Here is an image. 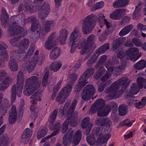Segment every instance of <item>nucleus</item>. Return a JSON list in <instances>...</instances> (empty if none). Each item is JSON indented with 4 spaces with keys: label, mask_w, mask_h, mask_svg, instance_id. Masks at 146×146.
Segmentation results:
<instances>
[{
    "label": "nucleus",
    "mask_w": 146,
    "mask_h": 146,
    "mask_svg": "<svg viewBox=\"0 0 146 146\" xmlns=\"http://www.w3.org/2000/svg\"><path fill=\"white\" fill-rule=\"evenodd\" d=\"M105 105V101L103 100H98L91 108L90 113H94L98 110L97 115L98 116H106L108 114L111 108H115L116 106V104L114 102H111L105 108H104Z\"/></svg>",
    "instance_id": "nucleus-1"
},
{
    "label": "nucleus",
    "mask_w": 146,
    "mask_h": 146,
    "mask_svg": "<svg viewBox=\"0 0 146 146\" xmlns=\"http://www.w3.org/2000/svg\"><path fill=\"white\" fill-rule=\"evenodd\" d=\"M24 80V72L22 71H19L17 76V86L14 85L12 86L11 88V103H13L14 100H16V94L18 97L21 96Z\"/></svg>",
    "instance_id": "nucleus-2"
},
{
    "label": "nucleus",
    "mask_w": 146,
    "mask_h": 146,
    "mask_svg": "<svg viewBox=\"0 0 146 146\" xmlns=\"http://www.w3.org/2000/svg\"><path fill=\"white\" fill-rule=\"evenodd\" d=\"M41 84V81L39 80L38 78L36 76H32L27 78L25 80L24 94L26 96L31 95L39 89Z\"/></svg>",
    "instance_id": "nucleus-3"
},
{
    "label": "nucleus",
    "mask_w": 146,
    "mask_h": 146,
    "mask_svg": "<svg viewBox=\"0 0 146 146\" xmlns=\"http://www.w3.org/2000/svg\"><path fill=\"white\" fill-rule=\"evenodd\" d=\"M8 32L10 35L15 36L10 41L11 45L13 46L16 45L18 41L22 36L25 35L27 33V31H25L22 27L14 24L9 27Z\"/></svg>",
    "instance_id": "nucleus-4"
},
{
    "label": "nucleus",
    "mask_w": 146,
    "mask_h": 146,
    "mask_svg": "<svg viewBox=\"0 0 146 146\" xmlns=\"http://www.w3.org/2000/svg\"><path fill=\"white\" fill-rule=\"evenodd\" d=\"M96 38L93 35H90L87 38L86 41H85L80 42L79 48L82 49L80 53L83 55L88 52H92L96 47V45L94 41Z\"/></svg>",
    "instance_id": "nucleus-5"
},
{
    "label": "nucleus",
    "mask_w": 146,
    "mask_h": 146,
    "mask_svg": "<svg viewBox=\"0 0 146 146\" xmlns=\"http://www.w3.org/2000/svg\"><path fill=\"white\" fill-rule=\"evenodd\" d=\"M96 17L94 14L87 16L83 20L82 25V31L85 35H88L91 33L93 29L94 23Z\"/></svg>",
    "instance_id": "nucleus-6"
},
{
    "label": "nucleus",
    "mask_w": 146,
    "mask_h": 146,
    "mask_svg": "<svg viewBox=\"0 0 146 146\" xmlns=\"http://www.w3.org/2000/svg\"><path fill=\"white\" fill-rule=\"evenodd\" d=\"M72 88L71 84L66 85L58 94L56 100L60 104H62L65 102L67 97L70 95Z\"/></svg>",
    "instance_id": "nucleus-7"
},
{
    "label": "nucleus",
    "mask_w": 146,
    "mask_h": 146,
    "mask_svg": "<svg viewBox=\"0 0 146 146\" xmlns=\"http://www.w3.org/2000/svg\"><path fill=\"white\" fill-rule=\"evenodd\" d=\"M119 88L118 85L116 86L112 84L110 87L107 88L105 92L110 94L108 96L111 99L117 98L120 97L123 93V90H118Z\"/></svg>",
    "instance_id": "nucleus-8"
},
{
    "label": "nucleus",
    "mask_w": 146,
    "mask_h": 146,
    "mask_svg": "<svg viewBox=\"0 0 146 146\" xmlns=\"http://www.w3.org/2000/svg\"><path fill=\"white\" fill-rule=\"evenodd\" d=\"M77 104V100L74 99L72 102L67 112V118L62 125L61 132L64 133L66 131L70 119L71 118V115L73 111L74 110L76 105Z\"/></svg>",
    "instance_id": "nucleus-9"
},
{
    "label": "nucleus",
    "mask_w": 146,
    "mask_h": 146,
    "mask_svg": "<svg viewBox=\"0 0 146 146\" xmlns=\"http://www.w3.org/2000/svg\"><path fill=\"white\" fill-rule=\"evenodd\" d=\"M39 13L38 14L39 18L42 19L45 18L49 13L50 11L49 4L47 3L42 5H39Z\"/></svg>",
    "instance_id": "nucleus-10"
},
{
    "label": "nucleus",
    "mask_w": 146,
    "mask_h": 146,
    "mask_svg": "<svg viewBox=\"0 0 146 146\" xmlns=\"http://www.w3.org/2000/svg\"><path fill=\"white\" fill-rule=\"evenodd\" d=\"M74 135L73 131H71L68 137V141L72 144L73 146H75L79 144L81 139L82 134L81 131L78 130L73 137Z\"/></svg>",
    "instance_id": "nucleus-11"
},
{
    "label": "nucleus",
    "mask_w": 146,
    "mask_h": 146,
    "mask_svg": "<svg viewBox=\"0 0 146 146\" xmlns=\"http://www.w3.org/2000/svg\"><path fill=\"white\" fill-rule=\"evenodd\" d=\"M80 28L79 26L75 27L73 31L71 33L69 37V43H75L77 40H79L81 36L80 33Z\"/></svg>",
    "instance_id": "nucleus-12"
},
{
    "label": "nucleus",
    "mask_w": 146,
    "mask_h": 146,
    "mask_svg": "<svg viewBox=\"0 0 146 146\" xmlns=\"http://www.w3.org/2000/svg\"><path fill=\"white\" fill-rule=\"evenodd\" d=\"M44 24V27L40 31L39 35H42L44 36L49 33L50 30V28L54 24V21H48L44 22V21H42Z\"/></svg>",
    "instance_id": "nucleus-13"
},
{
    "label": "nucleus",
    "mask_w": 146,
    "mask_h": 146,
    "mask_svg": "<svg viewBox=\"0 0 146 146\" xmlns=\"http://www.w3.org/2000/svg\"><path fill=\"white\" fill-rule=\"evenodd\" d=\"M54 34H51L46 41L44 46L45 48L48 50H50L56 47V42L54 40Z\"/></svg>",
    "instance_id": "nucleus-14"
},
{
    "label": "nucleus",
    "mask_w": 146,
    "mask_h": 146,
    "mask_svg": "<svg viewBox=\"0 0 146 146\" xmlns=\"http://www.w3.org/2000/svg\"><path fill=\"white\" fill-rule=\"evenodd\" d=\"M139 52V49L137 47L130 48L126 51L125 54L128 58L132 61L137 60L136 55Z\"/></svg>",
    "instance_id": "nucleus-15"
},
{
    "label": "nucleus",
    "mask_w": 146,
    "mask_h": 146,
    "mask_svg": "<svg viewBox=\"0 0 146 146\" xmlns=\"http://www.w3.org/2000/svg\"><path fill=\"white\" fill-rule=\"evenodd\" d=\"M32 130L29 128H26L22 133L20 140V142L24 144H27L32 135Z\"/></svg>",
    "instance_id": "nucleus-16"
},
{
    "label": "nucleus",
    "mask_w": 146,
    "mask_h": 146,
    "mask_svg": "<svg viewBox=\"0 0 146 146\" xmlns=\"http://www.w3.org/2000/svg\"><path fill=\"white\" fill-rule=\"evenodd\" d=\"M125 13V10L124 9H116L110 15V17L113 19L118 20L121 19Z\"/></svg>",
    "instance_id": "nucleus-17"
},
{
    "label": "nucleus",
    "mask_w": 146,
    "mask_h": 146,
    "mask_svg": "<svg viewBox=\"0 0 146 146\" xmlns=\"http://www.w3.org/2000/svg\"><path fill=\"white\" fill-rule=\"evenodd\" d=\"M40 94H37V92H36L31 96L30 99H32L31 101L32 104V105L30 107V110L31 111H34L35 110L36 108L34 104H35V102L41 100V99L40 98Z\"/></svg>",
    "instance_id": "nucleus-18"
},
{
    "label": "nucleus",
    "mask_w": 146,
    "mask_h": 146,
    "mask_svg": "<svg viewBox=\"0 0 146 146\" xmlns=\"http://www.w3.org/2000/svg\"><path fill=\"white\" fill-rule=\"evenodd\" d=\"M111 124L110 121L105 118L100 117L97 118L95 120V124L96 125L103 126L105 125L109 127Z\"/></svg>",
    "instance_id": "nucleus-19"
},
{
    "label": "nucleus",
    "mask_w": 146,
    "mask_h": 146,
    "mask_svg": "<svg viewBox=\"0 0 146 146\" xmlns=\"http://www.w3.org/2000/svg\"><path fill=\"white\" fill-rule=\"evenodd\" d=\"M68 32L65 29H62L60 31V35L58 38V40L62 44H64L67 39Z\"/></svg>",
    "instance_id": "nucleus-20"
},
{
    "label": "nucleus",
    "mask_w": 146,
    "mask_h": 146,
    "mask_svg": "<svg viewBox=\"0 0 146 146\" xmlns=\"http://www.w3.org/2000/svg\"><path fill=\"white\" fill-rule=\"evenodd\" d=\"M7 48V45L3 43H0V56L4 59L9 58L6 49Z\"/></svg>",
    "instance_id": "nucleus-21"
},
{
    "label": "nucleus",
    "mask_w": 146,
    "mask_h": 146,
    "mask_svg": "<svg viewBox=\"0 0 146 146\" xmlns=\"http://www.w3.org/2000/svg\"><path fill=\"white\" fill-rule=\"evenodd\" d=\"M88 83V81L86 80L83 79L82 78V76H80L78 80V83L75 86V90H81L84 86Z\"/></svg>",
    "instance_id": "nucleus-22"
},
{
    "label": "nucleus",
    "mask_w": 146,
    "mask_h": 146,
    "mask_svg": "<svg viewBox=\"0 0 146 146\" xmlns=\"http://www.w3.org/2000/svg\"><path fill=\"white\" fill-rule=\"evenodd\" d=\"M129 2V0H117L113 4V7L115 8L122 7L125 6Z\"/></svg>",
    "instance_id": "nucleus-23"
},
{
    "label": "nucleus",
    "mask_w": 146,
    "mask_h": 146,
    "mask_svg": "<svg viewBox=\"0 0 146 146\" xmlns=\"http://www.w3.org/2000/svg\"><path fill=\"white\" fill-rule=\"evenodd\" d=\"M1 13V19L2 22V24L5 25L9 19V16L4 8H2Z\"/></svg>",
    "instance_id": "nucleus-24"
},
{
    "label": "nucleus",
    "mask_w": 146,
    "mask_h": 146,
    "mask_svg": "<svg viewBox=\"0 0 146 146\" xmlns=\"http://www.w3.org/2000/svg\"><path fill=\"white\" fill-rule=\"evenodd\" d=\"M126 40L125 37H122L115 40L113 42V49H116L124 43Z\"/></svg>",
    "instance_id": "nucleus-25"
},
{
    "label": "nucleus",
    "mask_w": 146,
    "mask_h": 146,
    "mask_svg": "<svg viewBox=\"0 0 146 146\" xmlns=\"http://www.w3.org/2000/svg\"><path fill=\"white\" fill-rule=\"evenodd\" d=\"M60 53V49L59 47H57L53 48L50 54V58L51 59L54 60L59 55Z\"/></svg>",
    "instance_id": "nucleus-26"
},
{
    "label": "nucleus",
    "mask_w": 146,
    "mask_h": 146,
    "mask_svg": "<svg viewBox=\"0 0 146 146\" xmlns=\"http://www.w3.org/2000/svg\"><path fill=\"white\" fill-rule=\"evenodd\" d=\"M9 102L7 99H5L2 103L0 109L1 113L3 115L7 112V109L9 107Z\"/></svg>",
    "instance_id": "nucleus-27"
},
{
    "label": "nucleus",
    "mask_w": 146,
    "mask_h": 146,
    "mask_svg": "<svg viewBox=\"0 0 146 146\" xmlns=\"http://www.w3.org/2000/svg\"><path fill=\"white\" fill-rule=\"evenodd\" d=\"M62 65V63L60 61L54 62L50 65V69L54 72H56L61 67Z\"/></svg>",
    "instance_id": "nucleus-28"
},
{
    "label": "nucleus",
    "mask_w": 146,
    "mask_h": 146,
    "mask_svg": "<svg viewBox=\"0 0 146 146\" xmlns=\"http://www.w3.org/2000/svg\"><path fill=\"white\" fill-rule=\"evenodd\" d=\"M95 69L92 67L88 69L81 76L85 80L90 77L94 72Z\"/></svg>",
    "instance_id": "nucleus-29"
},
{
    "label": "nucleus",
    "mask_w": 146,
    "mask_h": 146,
    "mask_svg": "<svg viewBox=\"0 0 146 146\" xmlns=\"http://www.w3.org/2000/svg\"><path fill=\"white\" fill-rule=\"evenodd\" d=\"M133 27L132 25H130L123 28L119 32V35L120 36H123L128 33Z\"/></svg>",
    "instance_id": "nucleus-30"
},
{
    "label": "nucleus",
    "mask_w": 146,
    "mask_h": 146,
    "mask_svg": "<svg viewBox=\"0 0 146 146\" xmlns=\"http://www.w3.org/2000/svg\"><path fill=\"white\" fill-rule=\"evenodd\" d=\"M29 45V41L28 39L23 38L20 43V48L22 51L27 49Z\"/></svg>",
    "instance_id": "nucleus-31"
},
{
    "label": "nucleus",
    "mask_w": 146,
    "mask_h": 146,
    "mask_svg": "<svg viewBox=\"0 0 146 146\" xmlns=\"http://www.w3.org/2000/svg\"><path fill=\"white\" fill-rule=\"evenodd\" d=\"M10 69L11 71H16L18 69V66L17 63L14 59L11 58L9 61Z\"/></svg>",
    "instance_id": "nucleus-32"
},
{
    "label": "nucleus",
    "mask_w": 146,
    "mask_h": 146,
    "mask_svg": "<svg viewBox=\"0 0 146 146\" xmlns=\"http://www.w3.org/2000/svg\"><path fill=\"white\" fill-rule=\"evenodd\" d=\"M38 61L37 57L36 56H34L27 67V69L29 71L31 72L33 71L35 68Z\"/></svg>",
    "instance_id": "nucleus-33"
},
{
    "label": "nucleus",
    "mask_w": 146,
    "mask_h": 146,
    "mask_svg": "<svg viewBox=\"0 0 146 146\" xmlns=\"http://www.w3.org/2000/svg\"><path fill=\"white\" fill-rule=\"evenodd\" d=\"M90 119L88 117H86L82 120L81 125L83 128H86L87 126H89L90 130L92 127V125L90 123Z\"/></svg>",
    "instance_id": "nucleus-34"
},
{
    "label": "nucleus",
    "mask_w": 146,
    "mask_h": 146,
    "mask_svg": "<svg viewBox=\"0 0 146 146\" xmlns=\"http://www.w3.org/2000/svg\"><path fill=\"white\" fill-rule=\"evenodd\" d=\"M140 88L137 84H132L130 89L129 92L132 95L136 94L139 92Z\"/></svg>",
    "instance_id": "nucleus-35"
},
{
    "label": "nucleus",
    "mask_w": 146,
    "mask_h": 146,
    "mask_svg": "<svg viewBox=\"0 0 146 146\" xmlns=\"http://www.w3.org/2000/svg\"><path fill=\"white\" fill-rule=\"evenodd\" d=\"M58 112V110L57 109L54 110L49 116L48 122H49L50 124L53 123L55 121L57 116Z\"/></svg>",
    "instance_id": "nucleus-36"
},
{
    "label": "nucleus",
    "mask_w": 146,
    "mask_h": 146,
    "mask_svg": "<svg viewBox=\"0 0 146 146\" xmlns=\"http://www.w3.org/2000/svg\"><path fill=\"white\" fill-rule=\"evenodd\" d=\"M86 92L93 96L95 93V89L94 86L91 84L86 85L83 89Z\"/></svg>",
    "instance_id": "nucleus-37"
},
{
    "label": "nucleus",
    "mask_w": 146,
    "mask_h": 146,
    "mask_svg": "<svg viewBox=\"0 0 146 146\" xmlns=\"http://www.w3.org/2000/svg\"><path fill=\"white\" fill-rule=\"evenodd\" d=\"M111 137V135L110 133L105 135H102L98 137V141L100 143H103L106 142Z\"/></svg>",
    "instance_id": "nucleus-38"
},
{
    "label": "nucleus",
    "mask_w": 146,
    "mask_h": 146,
    "mask_svg": "<svg viewBox=\"0 0 146 146\" xmlns=\"http://www.w3.org/2000/svg\"><path fill=\"white\" fill-rule=\"evenodd\" d=\"M134 66L138 70L142 69L146 67V62L143 60H141L136 63Z\"/></svg>",
    "instance_id": "nucleus-39"
},
{
    "label": "nucleus",
    "mask_w": 146,
    "mask_h": 146,
    "mask_svg": "<svg viewBox=\"0 0 146 146\" xmlns=\"http://www.w3.org/2000/svg\"><path fill=\"white\" fill-rule=\"evenodd\" d=\"M128 108L127 106L125 105L120 106L119 108V111L120 115H124L127 114Z\"/></svg>",
    "instance_id": "nucleus-40"
},
{
    "label": "nucleus",
    "mask_w": 146,
    "mask_h": 146,
    "mask_svg": "<svg viewBox=\"0 0 146 146\" xmlns=\"http://www.w3.org/2000/svg\"><path fill=\"white\" fill-rule=\"evenodd\" d=\"M100 68L98 70L94 76L95 79L98 80L105 73L106 69L103 67H100Z\"/></svg>",
    "instance_id": "nucleus-41"
},
{
    "label": "nucleus",
    "mask_w": 146,
    "mask_h": 146,
    "mask_svg": "<svg viewBox=\"0 0 146 146\" xmlns=\"http://www.w3.org/2000/svg\"><path fill=\"white\" fill-rule=\"evenodd\" d=\"M98 55H96L94 53L91 57V58L87 62V65L88 66H92L97 60L98 57Z\"/></svg>",
    "instance_id": "nucleus-42"
},
{
    "label": "nucleus",
    "mask_w": 146,
    "mask_h": 146,
    "mask_svg": "<svg viewBox=\"0 0 146 146\" xmlns=\"http://www.w3.org/2000/svg\"><path fill=\"white\" fill-rule=\"evenodd\" d=\"M9 139L7 135H5L0 137V146H6L8 144Z\"/></svg>",
    "instance_id": "nucleus-43"
},
{
    "label": "nucleus",
    "mask_w": 146,
    "mask_h": 146,
    "mask_svg": "<svg viewBox=\"0 0 146 146\" xmlns=\"http://www.w3.org/2000/svg\"><path fill=\"white\" fill-rule=\"evenodd\" d=\"M109 43L105 44L101 46L96 51V55L101 54L104 53L109 48Z\"/></svg>",
    "instance_id": "nucleus-44"
},
{
    "label": "nucleus",
    "mask_w": 146,
    "mask_h": 146,
    "mask_svg": "<svg viewBox=\"0 0 146 146\" xmlns=\"http://www.w3.org/2000/svg\"><path fill=\"white\" fill-rule=\"evenodd\" d=\"M127 80L128 79L127 78L123 77L119 79L116 82H114L113 84L116 86L118 85V87L119 88V85L123 86L124 85Z\"/></svg>",
    "instance_id": "nucleus-45"
},
{
    "label": "nucleus",
    "mask_w": 146,
    "mask_h": 146,
    "mask_svg": "<svg viewBox=\"0 0 146 146\" xmlns=\"http://www.w3.org/2000/svg\"><path fill=\"white\" fill-rule=\"evenodd\" d=\"M107 57L106 55H103L100 58L98 62L95 66V67L97 69L98 67H101L102 66L103 63L107 60Z\"/></svg>",
    "instance_id": "nucleus-46"
},
{
    "label": "nucleus",
    "mask_w": 146,
    "mask_h": 146,
    "mask_svg": "<svg viewBox=\"0 0 146 146\" xmlns=\"http://www.w3.org/2000/svg\"><path fill=\"white\" fill-rule=\"evenodd\" d=\"M81 96L82 100H86L90 99L91 97L92 96L83 89L81 94Z\"/></svg>",
    "instance_id": "nucleus-47"
},
{
    "label": "nucleus",
    "mask_w": 146,
    "mask_h": 146,
    "mask_svg": "<svg viewBox=\"0 0 146 146\" xmlns=\"http://www.w3.org/2000/svg\"><path fill=\"white\" fill-rule=\"evenodd\" d=\"M47 132V130L46 129H42L38 131L37 134V137L38 139L40 138L44 137Z\"/></svg>",
    "instance_id": "nucleus-48"
},
{
    "label": "nucleus",
    "mask_w": 146,
    "mask_h": 146,
    "mask_svg": "<svg viewBox=\"0 0 146 146\" xmlns=\"http://www.w3.org/2000/svg\"><path fill=\"white\" fill-rule=\"evenodd\" d=\"M61 127V124L59 122L56 123L54 125L53 123L49 125V128L51 130L56 129L58 130V131H60Z\"/></svg>",
    "instance_id": "nucleus-49"
},
{
    "label": "nucleus",
    "mask_w": 146,
    "mask_h": 146,
    "mask_svg": "<svg viewBox=\"0 0 146 146\" xmlns=\"http://www.w3.org/2000/svg\"><path fill=\"white\" fill-rule=\"evenodd\" d=\"M105 67L107 68L108 71L112 73L114 71V67L112 63L109 61H107L105 64Z\"/></svg>",
    "instance_id": "nucleus-50"
},
{
    "label": "nucleus",
    "mask_w": 146,
    "mask_h": 146,
    "mask_svg": "<svg viewBox=\"0 0 146 146\" xmlns=\"http://www.w3.org/2000/svg\"><path fill=\"white\" fill-rule=\"evenodd\" d=\"M86 139L90 145H93L95 144L96 138L94 135L88 136L87 137Z\"/></svg>",
    "instance_id": "nucleus-51"
},
{
    "label": "nucleus",
    "mask_w": 146,
    "mask_h": 146,
    "mask_svg": "<svg viewBox=\"0 0 146 146\" xmlns=\"http://www.w3.org/2000/svg\"><path fill=\"white\" fill-rule=\"evenodd\" d=\"M126 98L127 100L128 104L129 105L131 106V104L134 102V96L129 94H127Z\"/></svg>",
    "instance_id": "nucleus-52"
},
{
    "label": "nucleus",
    "mask_w": 146,
    "mask_h": 146,
    "mask_svg": "<svg viewBox=\"0 0 146 146\" xmlns=\"http://www.w3.org/2000/svg\"><path fill=\"white\" fill-rule=\"evenodd\" d=\"M77 76L75 73L72 74L68 79V80L70 83L74 84L77 79Z\"/></svg>",
    "instance_id": "nucleus-53"
},
{
    "label": "nucleus",
    "mask_w": 146,
    "mask_h": 146,
    "mask_svg": "<svg viewBox=\"0 0 146 146\" xmlns=\"http://www.w3.org/2000/svg\"><path fill=\"white\" fill-rule=\"evenodd\" d=\"M26 22L29 23L31 22L32 24L38 23L36 17L34 16H31L30 17L27 18L26 19Z\"/></svg>",
    "instance_id": "nucleus-54"
},
{
    "label": "nucleus",
    "mask_w": 146,
    "mask_h": 146,
    "mask_svg": "<svg viewBox=\"0 0 146 146\" xmlns=\"http://www.w3.org/2000/svg\"><path fill=\"white\" fill-rule=\"evenodd\" d=\"M138 86L141 88H143V84L146 82L145 79L142 77H139L137 79Z\"/></svg>",
    "instance_id": "nucleus-55"
},
{
    "label": "nucleus",
    "mask_w": 146,
    "mask_h": 146,
    "mask_svg": "<svg viewBox=\"0 0 146 146\" xmlns=\"http://www.w3.org/2000/svg\"><path fill=\"white\" fill-rule=\"evenodd\" d=\"M48 75V72H46L42 80V85L43 86H45L47 85Z\"/></svg>",
    "instance_id": "nucleus-56"
},
{
    "label": "nucleus",
    "mask_w": 146,
    "mask_h": 146,
    "mask_svg": "<svg viewBox=\"0 0 146 146\" xmlns=\"http://www.w3.org/2000/svg\"><path fill=\"white\" fill-rule=\"evenodd\" d=\"M9 115L13 116L14 117H17V111L15 106H12L10 109Z\"/></svg>",
    "instance_id": "nucleus-57"
},
{
    "label": "nucleus",
    "mask_w": 146,
    "mask_h": 146,
    "mask_svg": "<svg viewBox=\"0 0 146 146\" xmlns=\"http://www.w3.org/2000/svg\"><path fill=\"white\" fill-rule=\"evenodd\" d=\"M111 73L107 71L105 75L101 78V80L103 82H105L111 77Z\"/></svg>",
    "instance_id": "nucleus-58"
},
{
    "label": "nucleus",
    "mask_w": 146,
    "mask_h": 146,
    "mask_svg": "<svg viewBox=\"0 0 146 146\" xmlns=\"http://www.w3.org/2000/svg\"><path fill=\"white\" fill-rule=\"evenodd\" d=\"M132 42L135 46L137 47L140 46L142 44L140 40L136 38H133L132 40Z\"/></svg>",
    "instance_id": "nucleus-59"
},
{
    "label": "nucleus",
    "mask_w": 146,
    "mask_h": 146,
    "mask_svg": "<svg viewBox=\"0 0 146 146\" xmlns=\"http://www.w3.org/2000/svg\"><path fill=\"white\" fill-rule=\"evenodd\" d=\"M104 5V2L103 1H100L94 5L93 8L95 10H97L103 7Z\"/></svg>",
    "instance_id": "nucleus-60"
},
{
    "label": "nucleus",
    "mask_w": 146,
    "mask_h": 146,
    "mask_svg": "<svg viewBox=\"0 0 146 146\" xmlns=\"http://www.w3.org/2000/svg\"><path fill=\"white\" fill-rule=\"evenodd\" d=\"M71 44V47L70 49V52L71 53H74V51H75L76 48L77 47H78V48H79V46L80 44V42L79 43H70Z\"/></svg>",
    "instance_id": "nucleus-61"
},
{
    "label": "nucleus",
    "mask_w": 146,
    "mask_h": 146,
    "mask_svg": "<svg viewBox=\"0 0 146 146\" xmlns=\"http://www.w3.org/2000/svg\"><path fill=\"white\" fill-rule=\"evenodd\" d=\"M106 86V82H102L98 86V90L100 92H102L104 90L105 87Z\"/></svg>",
    "instance_id": "nucleus-62"
},
{
    "label": "nucleus",
    "mask_w": 146,
    "mask_h": 146,
    "mask_svg": "<svg viewBox=\"0 0 146 146\" xmlns=\"http://www.w3.org/2000/svg\"><path fill=\"white\" fill-rule=\"evenodd\" d=\"M17 117L9 115V122L11 124L14 123L16 121Z\"/></svg>",
    "instance_id": "nucleus-63"
},
{
    "label": "nucleus",
    "mask_w": 146,
    "mask_h": 146,
    "mask_svg": "<svg viewBox=\"0 0 146 146\" xmlns=\"http://www.w3.org/2000/svg\"><path fill=\"white\" fill-rule=\"evenodd\" d=\"M40 25L38 23L32 24L31 26V30L33 31H35L36 30L38 27H40Z\"/></svg>",
    "instance_id": "nucleus-64"
}]
</instances>
